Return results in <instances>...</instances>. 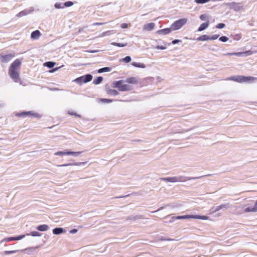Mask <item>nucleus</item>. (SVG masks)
<instances>
[{
	"mask_svg": "<svg viewBox=\"0 0 257 257\" xmlns=\"http://www.w3.org/2000/svg\"><path fill=\"white\" fill-rule=\"evenodd\" d=\"M21 64V61L20 59H17L12 63L9 69V74L10 77L15 82H20V84H22V81L20 77Z\"/></svg>",
	"mask_w": 257,
	"mask_h": 257,
	"instance_id": "nucleus-1",
	"label": "nucleus"
},
{
	"mask_svg": "<svg viewBox=\"0 0 257 257\" xmlns=\"http://www.w3.org/2000/svg\"><path fill=\"white\" fill-rule=\"evenodd\" d=\"M226 80H233L238 82L253 81L257 80V78L251 76H234L228 77Z\"/></svg>",
	"mask_w": 257,
	"mask_h": 257,
	"instance_id": "nucleus-2",
	"label": "nucleus"
},
{
	"mask_svg": "<svg viewBox=\"0 0 257 257\" xmlns=\"http://www.w3.org/2000/svg\"><path fill=\"white\" fill-rule=\"evenodd\" d=\"M123 80H119L113 82V87L117 88L120 91H130L132 89V87L127 84H123Z\"/></svg>",
	"mask_w": 257,
	"mask_h": 257,
	"instance_id": "nucleus-3",
	"label": "nucleus"
},
{
	"mask_svg": "<svg viewBox=\"0 0 257 257\" xmlns=\"http://www.w3.org/2000/svg\"><path fill=\"white\" fill-rule=\"evenodd\" d=\"M187 21L188 20L187 19L183 18L175 21L171 25L172 29L173 31L180 29L183 26L187 23Z\"/></svg>",
	"mask_w": 257,
	"mask_h": 257,
	"instance_id": "nucleus-4",
	"label": "nucleus"
},
{
	"mask_svg": "<svg viewBox=\"0 0 257 257\" xmlns=\"http://www.w3.org/2000/svg\"><path fill=\"white\" fill-rule=\"evenodd\" d=\"M227 6L229 9H232L236 12L243 10L244 9L243 6L241 3L232 2L228 3Z\"/></svg>",
	"mask_w": 257,
	"mask_h": 257,
	"instance_id": "nucleus-5",
	"label": "nucleus"
},
{
	"mask_svg": "<svg viewBox=\"0 0 257 257\" xmlns=\"http://www.w3.org/2000/svg\"><path fill=\"white\" fill-rule=\"evenodd\" d=\"M229 208L227 204H222L218 206H213L210 209V211L212 213L216 212L222 209H228Z\"/></svg>",
	"mask_w": 257,
	"mask_h": 257,
	"instance_id": "nucleus-6",
	"label": "nucleus"
},
{
	"mask_svg": "<svg viewBox=\"0 0 257 257\" xmlns=\"http://www.w3.org/2000/svg\"><path fill=\"white\" fill-rule=\"evenodd\" d=\"M25 236V235H22L16 237H10L8 238H6L4 239H3L1 241V243H3L4 242H8L13 240H19L22 239V238H24Z\"/></svg>",
	"mask_w": 257,
	"mask_h": 257,
	"instance_id": "nucleus-7",
	"label": "nucleus"
},
{
	"mask_svg": "<svg viewBox=\"0 0 257 257\" xmlns=\"http://www.w3.org/2000/svg\"><path fill=\"white\" fill-rule=\"evenodd\" d=\"M15 57L14 54H8L5 55H3L0 57L1 61L4 63H7L9 62L12 58Z\"/></svg>",
	"mask_w": 257,
	"mask_h": 257,
	"instance_id": "nucleus-8",
	"label": "nucleus"
},
{
	"mask_svg": "<svg viewBox=\"0 0 257 257\" xmlns=\"http://www.w3.org/2000/svg\"><path fill=\"white\" fill-rule=\"evenodd\" d=\"M243 208H244L243 212L244 213L256 212L257 211V207L255 203H254V205L253 207H246V205H244Z\"/></svg>",
	"mask_w": 257,
	"mask_h": 257,
	"instance_id": "nucleus-9",
	"label": "nucleus"
},
{
	"mask_svg": "<svg viewBox=\"0 0 257 257\" xmlns=\"http://www.w3.org/2000/svg\"><path fill=\"white\" fill-rule=\"evenodd\" d=\"M196 178H190V177L180 176L179 177H176L175 182H185V181H187L188 180H190L191 179H194Z\"/></svg>",
	"mask_w": 257,
	"mask_h": 257,
	"instance_id": "nucleus-10",
	"label": "nucleus"
},
{
	"mask_svg": "<svg viewBox=\"0 0 257 257\" xmlns=\"http://www.w3.org/2000/svg\"><path fill=\"white\" fill-rule=\"evenodd\" d=\"M192 218V215H183V216H173L171 218V220L169 221V222H173L176 219H186Z\"/></svg>",
	"mask_w": 257,
	"mask_h": 257,
	"instance_id": "nucleus-11",
	"label": "nucleus"
},
{
	"mask_svg": "<svg viewBox=\"0 0 257 257\" xmlns=\"http://www.w3.org/2000/svg\"><path fill=\"white\" fill-rule=\"evenodd\" d=\"M155 24L154 23L145 24L143 27L144 31H150L152 30L155 27Z\"/></svg>",
	"mask_w": 257,
	"mask_h": 257,
	"instance_id": "nucleus-12",
	"label": "nucleus"
},
{
	"mask_svg": "<svg viewBox=\"0 0 257 257\" xmlns=\"http://www.w3.org/2000/svg\"><path fill=\"white\" fill-rule=\"evenodd\" d=\"M41 35V34L39 30H36L31 33V38L32 39L36 40L40 37Z\"/></svg>",
	"mask_w": 257,
	"mask_h": 257,
	"instance_id": "nucleus-13",
	"label": "nucleus"
},
{
	"mask_svg": "<svg viewBox=\"0 0 257 257\" xmlns=\"http://www.w3.org/2000/svg\"><path fill=\"white\" fill-rule=\"evenodd\" d=\"M172 30H173L172 29V28L171 27L170 28H166V29L158 30L157 32V33L158 34H163L164 35H166V34H169L170 33H171Z\"/></svg>",
	"mask_w": 257,
	"mask_h": 257,
	"instance_id": "nucleus-14",
	"label": "nucleus"
},
{
	"mask_svg": "<svg viewBox=\"0 0 257 257\" xmlns=\"http://www.w3.org/2000/svg\"><path fill=\"white\" fill-rule=\"evenodd\" d=\"M143 218H144V217H143V216L142 215H137L135 216L130 215V216H127L126 218V220H136L138 219H143Z\"/></svg>",
	"mask_w": 257,
	"mask_h": 257,
	"instance_id": "nucleus-15",
	"label": "nucleus"
},
{
	"mask_svg": "<svg viewBox=\"0 0 257 257\" xmlns=\"http://www.w3.org/2000/svg\"><path fill=\"white\" fill-rule=\"evenodd\" d=\"M105 90L106 93L108 94L112 95H117L118 94V92L116 90L111 89L109 88H107L106 87L105 88Z\"/></svg>",
	"mask_w": 257,
	"mask_h": 257,
	"instance_id": "nucleus-16",
	"label": "nucleus"
},
{
	"mask_svg": "<svg viewBox=\"0 0 257 257\" xmlns=\"http://www.w3.org/2000/svg\"><path fill=\"white\" fill-rule=\"evenodd\" d=\"M49 226L46 224H43L37 227V229L41 231H45L49 229Z\"/></svg>",
	"mask_w": 257,
	"mask_h": 257,
	"instance_id": "nucleus-17",
	"label": "nucleus"
},
{
	"mask_svg": "<svg viewBox=\"0 0 257 257\" xmlns=\"http://www.w3.org/2000/svg\"><path fill=\"white\" fill-rule=\"evenodd\" d=\"M125 81L130 84H137L138 83L137 79L134 77L127 78Z\"/></svg>",
	"mask_w": 257,
	"mask_h": 257,
	"instance_id": "nucleus-18",
	"label": "nucleus"
},
{
	"mask_svg": "<svg viewBox=\"0 0 257 257\" xmlns=\"http://www.w3.org/2000/svg\"><path fill=\"white\" fill-rule=\"evenodd\" d=\"M209 23L208 21L206 23H204L202 24L199 27L198 31L199 32H201L202 31H203L204 30L206 29L209 26Z\"/></svg>",
	"mask_w": 257,
	"mask_h": 257,
	"instance_id": "nucleus-19",
	"label": "nucleus"
},
{
	"mask_svg": "<svg viewBox=\"0 0 257 257\" xmlns=\"http://www.w3.org/2000/svg\"><path fill=\"white\" fill-rule=\"evenodd\" d=\"M84 162H79V163H69V164H63L61 165H58L59 167H66V166H79L81 164H84Z\"/></svg>",
	"mask_w": 257,
	"mask_h": 257,
	"instance_id": "nucleus-20",
	"label": "nucleus"
},
{
	"mask_svg": "<svg viewBox=\"0 0 257 257\" xmlns=\"http://www.w3.org/2000/svg\"><path fill=\"white\" fill-rule=\"evenodd\" d=\"M197 40L200 41L209 40L210 37L206 35H203L197 38Z\"/></svg>",
	"mask_w": 257,
	"mask_h": 257,
	"instance_id": "nucleus-21",
	"label": "nucleus"
},
{
	"mask_svg": "<svg viewBox=\"0 0 257 257\" xmlns=\"http://www.w3.org/2000/svg\"><path fill=\"white\" fill-rule=\"evenodd\" d=\"M243 53H244L247 55H251L252 53H253V52L251 51H247L244 53H228L227 55H241Z\"/></svg>",
	"mask_w": 257,
	"mask_h": 257,
	"instance_id": "nucleus-22",
	"label": "nucleus"
},
{
	"mask_svg": "<svg viewBox=\"0 0 257 257\" xmlns=\"http://www.w3.org/2000/svg\"><path fill=\"white\" fill-rule=\"evenodd\" d=\"M64 232V229L62 228L58 227L55 228L53 230V232L54 234H60Z\"/></svg>",
	"mask_w": 257,
	"mask_h": 257,
	"instance_id": "nucleus-23",
	"label": "nucleus"
},
{
	"mask_svg": "<svg viewBox=\"0 0 257 257\" xmlns=\"http://www.w3.org/2000/svg\"><path fill=\"white\" fill-rule=\"evenodd\" d=\"M84 79V83H87L90 81L92 79V76L91 74H86L82 76Z\"/></svg>",
	"mask_w": 257,
	"mask_h": 257,
	"instance_id": "nucleus-24",
	"label": "nucleus"
},
{
	"mask_svg": "<svg viewBox=\"0 0 257 257\" xmlns=\"http://www.w3.org/2000/svg\"><path fill=\"white\" fill-rule=\"evenodd\" d=\"M192 218L194 219H199L202 220H207L208 219V217L205 215L200 216V215H192Z\"/></svg>",
	"mask_w": 257,
	"mask_h": 257,
	"instance_id": "nucleus-25",
	"label": "nucleus"
},
{
	"mask_svg": "<svg viewBox=\"0 0 257 257\" xmlns=\"http://www.w3.org/2000/svg\"><path fill=\"white\" fill-rule=\"evenodd\" d=\"M132 65L136 67L145 68H146V65L143 63H137V62H133Z\"/></svg>",
	"mask_w": 257,
	"mask_h": 257,
	"instance_id": "nucleus-26",
	"label": "nucleus"
},
{
	"mask_svg": "<svg viewBox=\"0 0 257 257\" xmlns=\"http://www.w3.org/2000/svg\"><path fill=\"white\" fill-rule=\"evenodd\" d=\"M73 81L78 83L79 85H81L82 83L84 82L83 77L82 76L81 77H78L73 80Z\"/></svg>",
	"mask_w": 257,
	"mask_h": 257,
	"instance_id": "nucleus-27",
	"label": "nucleus"
},
{
	"mask_svg": "<svg viewBox=\"0 0 257 257\" xmlns=\"http://www.w3.org/2000/svg\"><path fill=\"white\" fill-rule=\"evenodd\" d=\"M30 13V12H29L28 10H24V11L20 12L19 13H18L17 15L16 16L18 17H21L25 16V15L29 14Z\"/></svg>",
	"mask_w": 257,
	"mask_h": 257,
	"instance_id": "nucleus-28",
	"label": "nucleus"
},
{
	"mask_svg": "<svg viewBox=\"0 0 257 257\" xmlns=\"http://www.w3.org/2000/svg\"><path fill=\"white\" fill-rule=\"evenodd\" d=\"M161 179L169 182H175L176 177H168V178H162Z\"/></svg>",
	"mask_w": 257,
	"mask_h": 257,
	"instance_id": "nucleus-29",
	"label": "nucleus"
},
{
	"mask_svg": "<svg viewBox=\"0 0 257 257\" xmlns=\"http://www.w3.org/2000/svg\"><path fill=\"white\" fill-rule=\"evenodd\" d=\"M103 80V78L101 76H99L98 77H97L96 79H94L93 81V83L95 84V85H97V84H100V83H101V82Z\"/></svg>",
	"mask_w": 257,
	"mask_h": 257,
	"instance_id": "nucleus-30",
	"label": "nucleus"
},
{
	"mask_svg": "<svg viewBox=\"0 0 257 257\" xmlns=\"http://www.w3.org/2000/svg\"><path fill=\"white\" fill-rule=\"evenodd\" d=\"M56 64L55 62H47L44 64V65L47 66L50 68H53Z\"/></svg>",
	"mask_w": 257,
	"mask_h": 257,
	"instance_id": "nucleus-31",
	"label": "nucleus"
},
{
	"mask_svg": "<svg viewBox=\"0 0 257 257\" xmlns=\"http://www.w3.org/2000/svg\"><path fill=\"white\" fill-rule=\"evenodd\" d=\"M110 70H111V69L109 67H104V68L98 69V73H102V72H109Z\"/></svg>",
	"mask_w": 257,
	"mask_h": 257,
	"instance_id": "nucleus-32",
	"label": "nucleus"
},
{
	"mask_svg": "<svg viewBox=\"0 0 257 257\" xmlns=\"http://www.w3.org/2000/svg\"><path fill=\"white\" fill-rule=\"evenodd\" d=\"M111 45H113V46H116L117 47H123L127 45V43H126L125 44H121V43H119L112 42L111 43Z\"/></svg>",
	"mask_w": 257,
	"mask_h": 257,
	"instance_id": "nucleus-33",
	"label": "nucleus"
},
{
	"mask_svg": "<svg viewBox=\"0 0 257 257\" xmlns=\"http://www.w3.org/2000/svg\"><path fill=\"white\" fill-rule=\"evenodd\" d=\"M31 235L33 236H40L41 234L38 231H33L30 234H27V235Z\"/></svg>",
	"mask_w": 257,
	"mask_h": 257,
	"instance_id": "nucleus-34",
	"label": "nucleus"
},
{
	"mask_svg": "<svg viewBox=\"0 0 257 257\" xmlns=\"http://www.w3.org/2000/svg\"><path fill=\"white\" fill-rule=\"evenodd\" d=\"M54 155L55 156L68 155L67 152L59 151L56 152Z\"/></svg>",
	"mask_w": 257,
	"mask_h": 257,
	"instance_id": "nucleus-35",
	"label": "nucleus"
},
{
	"mask_svg": "<svg viewBox=\"0 0 257 257\" xmlns=\"http://www.w3.org/2000/svg\"><path fill=\"white\" fill-rule=\"evenodd\" d=\"M131 61V58L130 56H126L124 58H122L120 60V61H123L125 63H129Z\"/></svg>",
	"mask_w": 257,
	"mask_h": 257,
	"instance_id": "nucleus-36",
	"label": "nucleus"
},
{
	"mask_svg": "<svg viewBox=\"0 0 257 257\" xmlns=\"http://www.w3.org/2000/svg\"><path fill=\"white\" fill-rule=\"evenodd\" d=\"M81 152H71V151H67V154L68 155H77L78 154H80Z\"/></svg>",
	"mask_w": 257,
	"mask_h": 257,
	"instance_id": "nucleus-37",
	"label": "nucleus"
},
{
	"mask_svg": "<svg viewBox=\"0 0 257 257\" xmlns=\"http://www.w3.org/2000/svg\"><path fill=\"white\" fill-rule=\"evenodd\" d=\"M210 1V0H195V2L197 4H204Z\"/></svg>",
	"mask_w": 257,
	"mask_h": 257,
	"instance_id": "nucleus-38",
	"label": "nucleus"
},
{
	"mask_svg": "<svg viewBox=\"0 0 257 257\" xmlns=\"http://www.w3.org/2000/svg\"><path fill=\"white\" fill-rule=\"evenodd\" d=\"M110 32H111L110 31H107L104 32L102 33L99 37H104L107 35H110Z\"/></svg>",
	"mask_w": 257,
	"mask_h": 257,
	"instance_id": "nucleus-39",
	"label": "nucleus"
},
{
	"mask_svg": "<svg viewBox=\"0 0 257 257\" xmlns=\"http://www.w3.org/2000/svg\"><path fill=\"white\" fill-rule=\"evenodd\" d=\"M73 5V3L70 1L66 2L64 3V5L66 7H69L72 6Z\"/></svg>",
	"mask_w": 257,
	"mask_h": 257,
	"instance_id": "nucleus-40",
	"label": "nucleus"
},
{
	"mask_svg": "<svg viewBox=\"0 0 257 257\" xmlns=\"http://www.w3.org/2000/svg\"><path fill=\"white\" fill-rule=\"evenodd\" d=\"M241 36L239 34H236L233 36V38L235 40H239L241 39Z\"/></svg>",
	"mask_w": 257,
	"mask_h": 257,
	"instance_id": "nucleus-41",
	"label": "nucleus"
},
{
	"mask_svg": "<svg viewBox=\"0 0 257 257\" xmlns=\"http://www.w3.org/2000/svg\"><path fill=\"white\" fill-rule=\"evenodd\" d=\"M228 40V38L226 36H222L219 38V40L223 42H226Z\"/></svg>",
	"mask_w": 257,
	"mask_h": 257,
	"instance_id": "nucleus-42",
	"label": "nucleus"
},
{
	"mask_svg": "<svg viewBox=\"0 0 257 257\" xmlns=\"http://www.w3.org/2000/svg\"><path fill=\"white\" fill-rule=\"evenodd\" d=\"M100 101H101L102 102L109 103V102H111L112 101V100L111 99H109L102 98L100 99Z\"/></svg>",
	"mask_w": 257,
	"mask_h": 257,
	"instance_id": "nucleus-43",
	"label": "nucleus"
},
{
	"mask_svg": "<svg viewBox=\"0 0 257 257\" xmlns=\"http://www.w3.org/2000/svg\"><path fill=\"white\" fill-rule=\"evenodd\" d=\"M17 251H18V250H11V251L6 250L4 252V253L5 254H9L16 253Z\"/></svg>",
	"mask_w": 257,
	"mask_h": 257,
	"instance_id": "nucleus-44",
	"label": "nucleus"
},
{
	"mask_svg": "<svg viewBox=\"0 0 257 257\" xmlns=\"http://www.w3.org/2000/svg\"><path fill=\"white\" fill-rule=\"evenodd\" d=\"M225 27V24L223 23H219L216 26L217 29H222Z\"/></svg>",
	"mask_w": 257,
	"mask_h": 257,
	"instance_id": "nucleus-45",
	"label": "nucleus"
},
{
	"mask_svg": "<svg viewBox=\"0 0 257 257\" xmlns=\"http://www.w3.org/2000/svg\"><path fill=\"white\" fill-rule=\"evenodd\" d=\"M54 7L56 9H61L63 8L62 7L61 4L60 3H56L54 5Z\"/></svg>",
	"mask_w": 257,
	"mask_h": 257,
	"instance_id": "nucleus-46",
	"label": "nucleus"
},
{
	"mask_svg": "<svg viewBox=\"0 0 257 257\" xmlns=\"http://www.w3.org/2000/svg\"><path fill=\"white\" fill-rule=\"evenodd\" d=\"M219 37L218 35H214L212 36L211 37H210V40H214L217 39Z\"/></svg>",
	"mask_w": 257,
	"mask_h": 257,
	"instance_id": "nucleus-47",
	"label": "nucleus"
},
{
	"mask_svg": "<svg viewBox=\"0 0 257 257\" xmlns=\"http://www.w3.org/2000/svg\"><path fill=\"white\" fill-rule=\"evenodd\" d=\"M128 27V25L126 23H122L120 25V27L122 29H125L127 28Z\"/></svg>",
	"mask_w": 257,
	"mask_h": 257,
	"instance_id": "nucleus-48",
	"label": "nucleus"
},
{
	"mask_svg": "<svg viewBox=\"0 0 257 257\" xmlns=\"http://www.w3.org/2000/svg\"><path fill=\"white\" fill-rule=\"evenodd\" d=\"M156 48L157 49H161V50H165L166 48V47L165 46H157Z\"/></svg>",
	"mask_w": 257,
	"mask_h": 257,
	"instance_id": "nucleus-49",
	"label": "nucleus"
},
{
	"mask_svg": "<svg viewBox=\"0 0 257 257\" xmlns=\"http://www.w3.org/2000/svg\"><path fill=\"white\" fill-rule=\"evenodd\" d=\"M206 15H205V14H202L200 16V19L202 20V21H204L206 19Z\"/></svg>",
	"mask_w": 257,
	"mask_h": 257,
	"instance_id": "nucleus-50",
	"label": "nucleus"
},
{
	"mask_svg": "<svg viewBox=\"0 0 257 257\" xmlns=\"http://www.w3.org/2000/svg\"><path fill=\"white\" fill-rule=\"evenodd\" d=\"M77 229H72L70 231V233H75L77 232Z\"/></svg>",
	"mask_w": 257,
	"mask_h": 257,
	"instance_id": "nucleus-51",
	"label": "nucleus"
},
{
	"mask_svg": "<svg viewBox=\"0 0 257 257\" xmlns=\"http://www.w3.org/2000/svg\"><path fill=\"white\" fill-rule=\"evenodd\" d=\"M68 113L70 115H76L79 117H80V115H79V114H76V113H73V112H69Z\"/></svg>",
	"mask_w": 257,
	"mask_h": 257,
	"instance_id": "nucleus-52",
	"label": "nucleus"
},
{
	"mask_svg": "<svg viewBox=\"0 0 257 257\" xmlns=\"http://www.w3.org/2000/svg\"><path fill=\"white\" fill-rule=\"evenodd\" d=\"M105 23H95L93 24V25H94V26H99V25H104Z\"/></svg>",
	"mask_w": 257,
	"mask_h": 257,
	"instance_id": "nucleus-53",
	"label": "nucleus"
},
{
	"mask_svg": "<svg viewBox=\"0 0 257 257\" xmlns=\"http://www.w3.org/2000/svg\"><path fill=\"white\" fill-rule=\"evenodd\" d=\"M180 41H180V40H173V41H172V43H173V44H177V43H178L180 42Z\"/></svg>",
	"mask_w": 257,
	"mask_h": 257,
	"instance_id": "nucleus-54",
	"label": "nucleus"
},
{
	"mask_svg": "<svg viewBox=\"0 0 257 257\" xmlns=\"http://www.w3.org/2000/svg\"><path fill=\"white\" fill-rule=\"evenodd\" d=\"M60 67H57V68H54L53 69H52L50 71V72H54L57 70H58Z\"/></svg>",
	"mask_w": 257,
	"mask_h": 257,
	"instance_id": "nucleus-55",
	"label": "nucleus"
},
{
	"mask_svg": "<svg viewBox=\"0 0 257 257\" xmlns=\"http://www.w3.org/2000/svg\"><path fill=\"white\" fill-rule=\"evenodd\" d=\"M50 90L51 91H56V90H59V89L57 88H50Z\"/></svg>",
	"mask_w": 257,
	"mask_h": 257,
	"instance_id": "nucleus-56",
	"label": "nucleus"
},
{
	"mask_svg": "<svg viewBox=\"0 0 257 257\" xmlns=\"http://www.w3.org/2000/svg\"><path fill=\"white\" fill-rule=\"evenodd\" d=\"M99 50H92V51H88L90 53H96V52H99Z\"/></svg>",
	"mask_w": 257,
	"mask_h": 257,
	"instance_id": "nucleus-57",
	"label": "nucleus"
},
{
	"mask_svg": "<svg viewBox=\"0 0 257 257\" xmlns=\"http://www.w3.org/2000/svg\"><path fill=\"white\" fill-rule=\"evenodd\" d=\"M161 240H171V239H165V238L164 237H161V239H160Z\"/></svg>",
	"mask_w": 257,
	"mask_h": 257,
	"instance_id": "nucleus-58",
	"label": "nucleus"
},
{
	"mask_svg": "<svg viewBox=\"0 0 257 257\" xmlns=\"http://www.w3.org/2000/svg\"><path fill=\"white\" fill-rule=\"evenodd\" d=\"M37 248V247H35V248H33V247H30V248H28L25 249V250H32V249H34V248Z\"/></svg>",
	"mask_w": 257,
	"mask_h": 257,
	"instance_id": "nucleus-59",
	"label": "nucleus"
},
{
	"mask_svg": "<svg viewBox=\"0 0 257 257\" xmlns=\"http://www.w3.org/2000/svg\"><path fill=\"white\" fill-rule=\"evenodd\" d=\"M163 207H162L160 208L157 210V211H160V210L162 209H163ZM157 212V211H153V212H153V213H154V212Z\"/></svg>",
	"mask_w": 257,
	"mask_h": 257,
	"instance_id": "nucleus-60",
	"label": "nucleus"
},
{
	"mask_svg": "<svg viewBox=\"0 0 257 257\" xmlns=\"http://www.w3.org/2000/svg\"><path fill=\"white\" fill-rule=\"evenodd\" d=\"M3 106V105L2 104L0 103V107H2Z\"/></svg>",
	"mask_w": 257,
	"mask_h": 257,
	"instance_id": "nucleus-61",
	"label": "nucleus"
},
{
	"mask_svg": "<svg viewBox=\"0 0 257 257\" xmlns=\"http://www.w3.org/2000/svg\"><path fill=\"white\" fill-rule=\"evenodd\" d=\"M18 115L21 116V115L20 114H18Z\"/></svg>",
	"mask_w": 257,
	"mask_h": 257,
	"instance_id": "nucleus-62",
	"label": "nucleus"
}]
</instances>
